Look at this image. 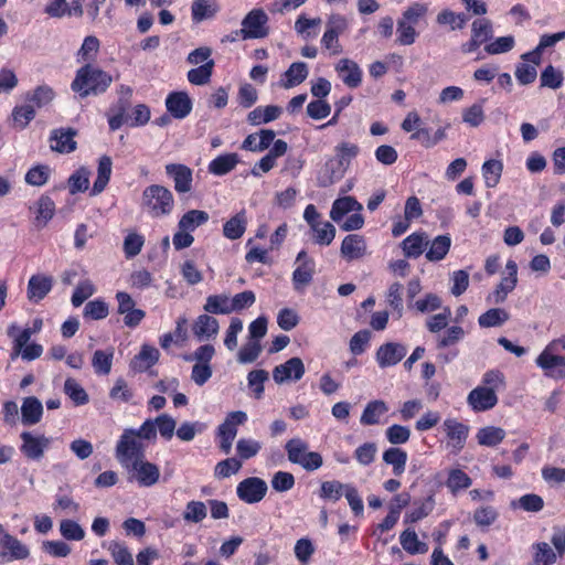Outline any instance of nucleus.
<instances>
[{
  "label": "nucleus",
  "instance_id": "f257e3e1",
  "mask_svg": "<svg viewBox=\"0 0 565 565\" xmlns=\"http://www.w3.org/2000/svg\"><path fill=\"white\" fill-rule=\"evenodd\" d=\"M156 440V431L150 419L138 428H126L116 445V459L122 466L146 457L149 441Z\"/></svg>",
  "mask_w": 565,
  "mask_h": 565
},
{
  "label": "nucleus",
  "instance_id": "f03ea898",
  "mask_svg": "<svg viewBox=\"0 0 565 565\" xmlns=\"http://www.w3.org/2000/svg\"><path fill=\"white\" fill-rule=\"evenodd\" d=\"M113 82L111 75L93 64H84L76 72L72 89L82 98L98 95L107 90Z\"/></svg>",
  "mask_w": 565,
  "mask_h": 565
},
{
  "label": "nucleus",
  "instance_id": "7ed1b4c3",
  "mask_svg": "<svg viewBox=\"0 0 565 565\" xmlns=\"http://www.w3.org/2000/svg\"><path fill=\"white\" fill-rule=\"evenodd\" d=\"M175 205L173 193L160 184H151L143 189L140 207L151 218L170 215Z\"/></svg>",
  "mask_w": 565,
  "mask_h": 565
},
{
  "label": "nucleus",
  "instance_id": "20e7f679",
  "mask_svg": "<svg viewBox=\"0 0 565 565\" xmlns=\"http://www.w3.org/2000/svg\"><path fill=\"white\" fill-rule=\"evenodd\" d=\"M285 448L289 461L301 466L307 471H315L323 465L322 456L316 451H308L307 443L299 438L287 441Z\"/></svg>",
  "mask_w": 565,
  "mask_h": 565
},
{
  "label": "nucleus",
  "instance_id": "39448f33",
  "mask_svg": "<svg viewBox=\"0 0 565 565\" xmlns=\"http://www.w3.org/2000/svg\"><path fill=\"white\" fill-rule=\"evenodd\" d=\"M122 468L127 472L128 480L137 482L140 487L150 488L160 479L159 467L146 460V457L122 466Z\"/></svg>",
  "mask_w": 565,
  "mask_h": 565
},
{
  "label": "nucleus",
  "instance_id": "423d86ee",
  "mask_svg": "<svg viewBox=\"0 0 565 565\" xmlns=\"http://www.w3.org/2000/svg\"><path fill=\"white\" fill-rule=\"evenodd\" d=\"M268 21L264 9H253L242 20V29L236 31V35L239 34L244 40L266 38L269 33Z\"/></svg>",
  "mask_w": 565,
  "mask_h": 565
},
{
  "label": "nucleus",
  "instance_id": "0eeeda50",
  "mask_svg": "<svg viewBox=\"0 0 565 565\" xmlns=\"http://www.w3.org/2000/svg\"><path fill=\"white\" fill-rule=\"evenodd\" d=\"M535 362L546 376L556 380L565 379V356L558 354L557 342H550Z\"/></svg>",
  "mask_w": 565,
  "mask_h": 565
},
{
  "label": "nucleus",
  "instance_id": "6e6552de",
  "mask_svg": "<svg viewBox=\"0 0 565 565\" xmlns=\"http://www.w3.org/2000/svg\"><path fill=\"white\" fill-rule=\"evenodd\" d=\"M22 440L20 450L30 460H40L45 450L50 447L52 438L44 435H34L30 431H23L20 435Z\"/></svg>",
  "mask_w": 565,
  "mask_h": 565
},
{
  "label": "nucleus",
  "instance_id": "1a4fd4ad",
  "mask_svg": "<svg viewBox=\"0 0 565 565\" xmlns=\"http://www.w3.org/2000/svg\"><path fill=\"white\" fill-rule=\"evenodd\" d=\"M267 483L257 477H249L236 487V494L245 503L254 504L264 499L267 493Z\"/></svg>",
  "mask_w": 565,
  "mask_h": 565
},
{
  "label": "nucleus",
  "instance_id": "9d476101",
  "mask_svg": "<svg viewBox=\"0 0 565 565\" xmlns=\"http://www.w3.org/2000/svg\"><path fill=\"white\" fill-rule=\"evenodd\" d=\"M118 302L117 312L124 316V323L128 328H136L146 317V312L136 308V302L128 292L118 291L116 294Z\"/></svg>",
  "mask_w": 565,
  "mask_h": 565
},
{
  "label": "nucleus",
  "instance_id": "9b49d317",
  "mask_svg": "<svg viewBox=\"0 0 565 565\" xmlns=\"http://www.w3.org/2000/svg\"><path fill=\"white\" fill-rule=\"evenodd\" d=\"M340 255L348 263L361 260L369 256L370 252L365 237L360 234L347 235L341 243Z\"/></svg>",
  "mask_w": 565,
  "mask_h": 565
},
{
  "label": "nucleus",
  "instance_id": "f8f14e48",
  "mask_svg": "<svg viewBox=\"0 0 565 565\" xmlns=\"http://www.w3.org/2000/svg\"><path fill=\"white\" fill-rule=\"evenodd\" d=\"M518 284V265L513 259H509L505 264L504 276L500 284L494 289L493 294L489 297L494 303H502L508 295L514 290Z\"/></svg>",
  "mask_w": 565,
  "mask_h": 565
},
{
  "label": "nucleus",
  "instance_id": "ddd939ff",
  "mask_svg": "<svg viewBox=\"0 0 565 565\" xmlns=\"http://www.w3.org/2000/svg\"><path fill=\"white\" fill-rule=\"evenodd\" d=\"M305 364L300 358H291L273 370V379L277 384L299 381L305 374Z\"/></svg>",
  "mask_w": 565,
  "mask_h": 565
},
{
  "label": "nucleus",
  "instance_id": "4468645a",
  "mask_svg": "<svg viewBox=\"0 0 565 565\" xmlns=\"http://www.w3.org/2000/svg\"><path fill=\"white\" fill-rule=\"evenodd\" d=\"M166 173L173 180L177 193H189L192 190L193 172L185 164L168 163L166 164Z\"/></svg>",
  "mask_w": 565,
  "mask_h": 565
},
{
  "label": "nucleus",
  "instance_id": "2eb2a0df",
  "mask_svg": "<svg viewBox=\"0 0 565 565\" xmlns=\"http://www.w3.org/2000/svg\"><path fill=\"white\" fill-rule=\"evenodd\" d=\"M407 353V348L397 342L382 344L375 354L376 362L381 369L396 365Z\"/></svg>",
  "mask_w": 565,
  "mask_h": 565
},
{
  "label": "nucleus",
  "instance_id": "dca6fc26",
  "mask_svg": "<svg viewBox=\"0 0 565 565\" xmlns=\"http://www.w3.org/2000/svg\"><path fill=\"white\" fill-rule=\"evenodd\" d=\"M444 430L449 439L448 446L455 451H460L466 444L469 427L456 418H447L443 424Z\"/></svg>",
  "mask_w": 565,
  "mask_h": 565
},
{
  "label": "nucleus",
  "instance_id": "f3484780",
  "mask_svg": "<svg viewBox=\"0 0 565 565\" xmlns=\"http://www.w3.org/2000/svg\"><path fill=\"white\" fill-rule=\"evenodd\" d=\"M166 107L175 119L185 118L192 110L193 104L185 92H172L166 98Z\"/></svg>",
  "mask_w": 565,
  "mask_h": 565
},
{
  "label": "nucleus",
  "instance_id": "a211bd4d",
  "mask_svg": "<svg viewBox=\"0 0 565 565\" xmlns=\"http://www.w3.org/2000/svg\"><path fill=\"white\" fill-rule=\"evenodd\" d=\"M467 403L476 412H486L498 404V396L492 390L477 386L468 394Z\"/></svg>",
  "mask_w": 565,
  "mask_h": 565
},
{
  "label": "nucleus",
  "instance_id": "6ab92c4d",
  "mask_svg": "<svg viewBox=\"0 0 565 565\" xmlns=\"http://www.w3.org/2000/svg\"><path fill=\"white\" fill-rule=\"evenodd\" d=\"M218 321L210 315H200L192 324V333L199 341L214 339L218 333Z\"/></svg>",
  "mask_w": 565,
  "mask_h": 565
},
{
  "label": "nucleus",
  "instance_id": "aec40b11",
  "mask_svg": "<svg viewBox=\"0 0 565 565\" xmlns=\"http://www.w3.org/2000/svg\"><path fill=\"white\" fill-rule=\"evenodd\" d=\"M76 131L72 128L54 129L50 137V147L53 151L60 153H70L76 149V141L74 137Z\"/></svg>",
  "mask_w": 565,
  "mask_h": 565
},
{
  "label": "nucleus",
  "instance_id": "412c9836",
  "mask_svg": "<svg viewBox=\"0 0 565 565\" xmlns=\"http://www.w3.org/2000/svg\"><path fill=\"white\" fill-rule=\"evenodd\" d=\"M335 71L348 87L356 88L361 85L363 72L354 61L340 60L335 65Z\"/></svg>",
  "mask_w": 565,
  "mask_h": 565
},
{
  "label": "nucleus",
  "instance_id": "4be33fe9",
  "mask_svg": "<svg viewBox=\"0 0 565 565\" xmlns=\"http://www.w3.org/2000/svg\"><path fill=\"white\" fill-rule=\"evenodd\" d=\"M53 278L46 275H33L28 282V299L32 302L41 301L52 289Z\"/></svg>",
  "mask_w": 565,
  "mask_h": 565
},
{
  "label": "nucleus",
  "instance_id": "5701e85b",
  "mask_svg": "<svg viewBox=\"0 0 565 565\" xmlns=\"http://www.w3.org/2000/svg\"><path fill=\"white\" fill-rule=\"evenodd\" d=\"M429 244L428 235L425 232H414L403 239L401 247L407 258H417Z\"/></svg>",
  "mask_w": 565,
  "mask_h": 565
},
{
  "label": "nucleus",
  "instance_id": "b1692460",
  "mask_svg": "<svg viewBox=\"0 0 565 565\" xmlns=\"http://www.w3.org/2000/svg\"><path fill=\"white\" fill-rule=\"evenodd\" d=\"M43 416V405L35 396L23 398L21 405V420L25 426H33L41 422Z\"/></svg>",
  "mask_w": 565,
  "mask_h": 565
},
{
  "label": "nucleus",
  "instance_id": "393cba45",
  "mask_svg": "<svg viewBox=\"0 0 565 565\" xmlns=\"http://www.w3.org/2000/svg\"><path fill=\"white\" fill-rule=\"evenodd\" d=\"M347 171L348 170L344 169L334 157H331L326 161L318 175V184L323 188L329 186L340 181Z\"/></svg>",
  "mask_w": 565,
  "mask_h": 565
},
{
  "label": "nucleus",
  "instance_id": "a878e982",
  "mask_svg": "<svg viewBox=\"0 0 565 565\" xmlns=\"http://www.w3.org/2000/svg\"><path fill=\"white\" fill-rule=\"evenodd\" d=\"M220 11L216 0H193L191 4V19L193 23H201L213 19Z\"/></svg>",
  "mask_w": 565,
  "mask_h": 565
},
{
  "label": "nucleus",
  "instance_id": "bb28decb",
  "mask_svg": "<svg viewBox=\"0 0 565 565\" xmlns=\"http://www.w3.org/2000/svg\"><path fill=\"white\" fill-rule=\"evenodd\" d=\"M160 356L157 348L143 344L140 352L131 360L130 367L136 372H145L153 366Z\"/></svg>",
  "mask_w": 565,
  "mask_h": 565
},
{
  "label": "nucleus",
  "instance_id": "cd10ccee",
  "mask_svg": "<svg viewBox=\"0 0 565 565\" xmlns=\"http://www.w3.org/2000/svg\"><path fill=\"white\" fill-rule=\"evenodd\" d=\"M238 162L239 157L237 153H223L209 163L207 171L213 175L222 177L233 171Z\"/></svg>",
  "mask_w": 565,
  "mask_h": 565
},
{
  "label": "nucleus",
  "instance_id": "c85d7f7f",
  "mask_svg": "<svg viewBox=\"0 0 565 565\" xmlns=\"http://www.w3.org/2000/svg\"><path fill=\"white\" fill-rule=\"evenodd\" d=\"M35 218L34 224L38 228H43L52 220L55 214V203L46 195L40 196L35 203L34 210Z\"/></svg>",
  "mask_w": 565,
  "mask_h": 565
},
{
  "label": "nucleus",
  "instance_id": "c756f323",
  "mask_svg": "<svg viewBox=\"0 0 565 565\" xmlns=\"http://www.w3.org/2000/svg\"><path fill=\"white\" fill-rule=\"evenodd\" d=\"M247 227V215L246 211L242 210L226 221L223 225V235L228 239L241 238Z\"/></svg>",
  "mask_w": 565,
  "mask_h": 565
},
{
  "label": "nucleus",
  "instance_id": "7c9ffc66",
  "mask_svg": "<svg viewBox=\"0 0 565 565\" xmlns=\"http://www.w3.org/2000/svg\"><path fill=\"white\" fill-rule=\"evenodd\" d=\"M247 420V414L242 411L231 412L225 420L217 428L218 437L235 438L237 435V426L243 425Z\"/></svg>",
  "mask_w": 565,
  "mask_h": 565
},
{
  "label": "nucleus",
  "instance_id": "2f4dec72",
  "mask_svg": "<svg viewBox=\"0 0 565 565\" xmlns=\"http://www.w3.org/2000/svg\"><path fill=\"white\" fill-rule=\"evenodd\" d=\"M281 113H282L281 108L276 105H268L266 107H256L248 114L247 119L252 125L258 126V125L267 124V122L278 119L280 117Z\"/></svg>",
  "mask_w": 565,
  "mask_h": 565
},
{
  "label": "nucleus",
  "instance_id": "473e14b6",
  "mask_svg": "<svg viewBox=\"0 0 565 565\" xmlns=\"http://www.w3.org/2000/svg\"><path fill=\"white\" fill-rule=\"evenodd\" d=\"M308 76V67L303 62L292 63L288 70L284 73V79L281 86L286 89L292 88L301 84Z\"/></svg>",
  "mask_w": 565,
  "mask_h": 565
},
{
  "label": "nucleus",
  "instance_id": "72a5a7b5",
  "mask_svg": "<svg viewBox=\"0 0 565 565\" xmlns=\"http://www.w3.org/2000/svg\"><path fill=\"white\" fill-rule=\"evenodd\" d=\"M210 215L202 210H190L185 212L178 222V228L194 232L199 226L207 223Z\"/></svg>",
  "mask_w": 565,
  "mask_h": 565
},
{
  "label": "nucleus",
  "instance_id": "f704fd0d",
  "mask_svg": "<svg viewBox=\"0 0 565 565\" xmlns=\"http://www.w3.org/2000/svg\"><path fill=\"white\" fill-rule=\"evenodd\" d=\"M362 205L352 196L337 199L331 206L330 217L334 222H340L342 217L353 211H361Z\"/></svg>",
  "mask_w": 565,
  "mask_h": 565
},
{
  "label": "nucleus",
  "instance_id": "c9c22d12",
  "mask_svg": "<svg viewBox=\"0 0 565 565\" xmlns=\"http://www.w3.org/2000/svg\"><path fill=\"white\" fill-rule=\"evenodd\" d=\"M428 246L426 258L429 262H439L448 254L451 246V238L449 235H438Z\"/></svg>",
  "mask_w": 565,
  "mask_h": 565
},
{
  "label": "nucleus",
  "instance_id": "e433bc0d",
  "mask_svg": "<svg viewBox=\"0 0 565 565\" xmlns=\"http://www.w3.org/2000/svg\"><path fill=\"white\" fill-rule=\"evenodd\" d=\"M99 49L100 42L95 35L86 36L76 53V61L78 63L92 64L96 60Z\"/></svg>",
  "mask_w": 565,
  "mask_h": 565
},
{
  "label": "nucleus",
  "instance_id": "4c0bfd02",
  "mask_svg": "<svg viewBox=\"0 0 565 565\" xmlns=\"http://www.w3.org/2000/svg\"><path fill=\"white\" fill-rule=\"evenodd\" d=\"M113 169V161L110 157L103 156L99 159L98 168H97V178L94 182L92 194L96 195L102 193L107 186Z\"/></svg>",
  "mask_w": 565,
  "mask_h": 565
},
{
  "label": "nucleus",
  "instance_id": "58836bf2",
  "mask_svg": "<svg viewBox=\"0 0 565 565\" xmlns=\"http://www.w3.org/2000/svg\"><path fill=\"white\" fill-rule=\"evenodd\" d=\"M315 273V262L303 260L292 273V284L297 291H302L308 286Z\"/></svg>",
  "mask_w": 565,
  "mask_h": 565
},
{
  "label": "nucleus",
  "instance_id": "ea45409f",
  "mask_svg": "<svg viewBox=\"0 0 565 565\" xmlns=\"http://www.w3.org/2000/svg\"><path fill=\"white\" fill-rule=\"evenodd\" d=\"M360 153V148L356 143L342 141L334 147V158L339 163L349 170L352 160Z\"/></svg>",
  "mask_w": 565,
  "mask_h": 565
},
{
  "label": "nucleus",
  "instance_id": "a19ab883",
  "mask_svg": "<svg viewBox=\"0 0 565 565\" xmlns=\"http://www.w3.org/2000/svg\"><path fill=\"white\" fill-rule=\"evenodd\" d=\"M203 309L206 313H210V315H230V313H232L231 312V303H230V295L220 294V295L209 296L203 306Z\"/></svg>",
  "mask_w": 565,
  "mask_h": 565
},
{
  "label": "nucleus",
  "instance_id": "79ce46f5",
  "mask_svg": "<svg viewBox=\"0 0 565 565\" xmlns=\"http://www.w3.org/2000/svg\"><path fill=\"white\" fill-rule=\"evenodd\" d=\"M310 230L313 234V242L321 246H329L335 237V227L327 221L312 224Z\"/></svg>",
  "mask_w": 565,
  "mask_h": 565
},
{
  "label": "nucleus",
  "instance_id": "37998d69",
  "mask_svg": "<svg viewBox=\"0 0 565 565\" xmlns=\"http://www.w3.org/2000/svg\"><path fill=\"white\" fill-rule=\"evenodd\" d=\"M114 349L96 350L92 358V366L96 374L108 375L111 371Z\"/></svg>",
  "mask_w": 565,
  "mask_h": 565
},
{
  "label": "nucleus",
  "instance_id": "c03bdc74",
  "mask_svg": "<svg viewBox=\"0 0 565 565\" xmlns=\"http://www.w3.org/2000/svg\"><path fill=\"white\" fill-rule=\"evenodd\" d=\"M0 544L14 559H25L30 555L29 548L9 533L2 535Z\"/></svg>",
  "mask_w": 565,
  "mask_h": 565
},
{
  "label": "nucleus",
  "instance_id": "a18cd8bd",
  "mask_svg": "<svg viewBox=\"0 0 565 565\" xmlns=\"http://www.w3.org/2000/svg\"><path fill=\"white\" fill-rule=\"evenodd\" d=\"M435 508L434 495H428L420 502H415L413 508L406 513L405 522L415 523L428 516Z\"/></svg>",
  "mask_w": 565,
  "mask_h": 565
},
{
  "label": "nucleus",
  "instance_id": "49530a36",
  "mask_svg": "<svg viewBox=\"0 0 565 565\" xmlns=\"http://www.w3.org/2000/svg\"><path fill=\"white\" fill-rule=\"evenodd\" d=\"M383 460L392 466L395 476H401L405 471L407 454L401 448H388L383 454Z\"/></svg>",
  "mask_w": 565,
  "mask_h": 565
},
{
  "label": "nucleus",
  "instance_id": "de8ad7c7",
  "mask_svg": "<svg viewBox=\"0 0 565 565\" xmlns=\"http://www.w3.org/2000/svg\"><path fill=\"white\" fill-rule=\"evenodd\" d=\"M472 483L471 478L461 469H451L448 472L446 487L456 495L459 491L468 489Z\"/></svg>",
  "mask_w": 565,
  "mask_h": 565
},
{
  "label": "nucleus",
  "instance_id": "09e8293b",
  "mask_svg": "<svg viewBox=\"0 0 565 565\" xmlns=\"http://www.w3.org/2000/svg\"><path fill=\"white\" fill-rule=\"evenodd\" d=\"M399 542L402 547L409 554H424L428 551L426 543L418 540V536L414 530H405L401 536Z\"/></svg>",
  "mask_w": 565,
  "mask_h": 565
},
{
  "label": "nucleus",
  "instance_id": "8fccbe9b",
  "mask_svg": "<svg viewBox=\"0 0 565 565\" xmlns=\"http://www.w3.org/2000/svg\"><path fill=\"white\" fill-rule=\"evenodd\" d=\"M387 412V406L383 401H372L366 404L360 422L362 425H376L380 417Z\"/></svg>",
  "mask_w": 565,
  "mask_h": 565
},
{
  "label": "nucleus",
  "instance_id": "3c124183",
  "mask_svg": "<svg viewBox=\"0 0 565 565\" xmlns=\"http://www.w3.org/2000/svg\"><path fill=\"white\" fill-rule=\"evenodd\" d=\"M505 437L504 429L495 426H487L480 428L477 433L478 443L481 446L494 447L499 445Z\"/></svg>",
  "mask_w": 565,
  "mask_h": 565
},
{
  "label": "nucleus",
  "instance_id": "603ef678",
  "mask_svg": "<svg viewBox=\"0 0 565 565\" xmlns=\"http://www.w3.org/2000/svg\"><path fill=\"white\" fill-rule=\"evenodd\" d=\"M510 316L504 309L492 308L479 317L478 323L481 328L500 327L507 322Z\"/></svg>",
  "mask_w": 565,
  "mask_h": 565
},
{
  "label": "nucleus",
  "instance_id": "864d4df0",
  "mask_svg": "<svg viewBox=\"0 0 565 565\" xmlns=\"http://www.w3.org/2000/svg\"><path fill=\"white\" fill-rule=\"evenodd\" d=\"M64 393L73 401L77 406L85 405L88 403V394L83 386L73 377H68L64 383Z\"/></svg>",
  "mask_w": 565,
  "mask_h": 565
},
{
  "label": "nucleus",
  "instance_id": "5fc2aeb1",
  "mask_svg": "<svg viewBox=\"0 0 565 565\" xmlns=\"http://www.w3.org/2000/svg\"><path fill=\"white\" fill-rule=\"evenodd\" d=\"M533 559L537 565H553L557 561L555 552L546 542L533 544Z\"/></svg>",
  "mask_w": 565,
  "mask_h": 565
},
{
  "label": "nucleus",
  "instance_id": "6e6d98bb",
  "mask_svg": "<svg viewBox=\"0 0 565 565\" xmlns=\"http://www.w3.org/2000/svg\"><path fill=\"white\" fill-rule=\"evenodd\" d=\"M214 68V61L209 60L205 64L196 68H191L188 74V81L193 85H205L210 82Z\"/></svg>",
  "mask_w": 565,
  "mask_h": 565
},
{
  "label": "nucleus",
  "instance_id": "4d7b16f0",
  "mask_svg": "<svg viewBox=\"0 0 565 565\" xmlns=\"http://www.w3.org/2000/svg\"><path fill=\"white\" fill-rule=\"evenodd\" d=\"M153 425L154 431H159L160 436L166 440H170L175 430L177 422L168 414H161L154 419H150Z\"/></svg>",
  "mask_w": 565,
  "mask_h": 565
},
{
  "label": "nucleus",
  "instance_id": "13d9d810",
  "mask_svg": "<svg viewBox=\"0 0 565 565\" xmlns=\"http://www.w3.org/2000/svg\"><path fill=\"white\" fill-rule=\"evenodd\" d=\"M207 515V509L204 502L202 501H189L183 511V520L190 523H200Z\"/></svg>",
  "mask_w": 565,
  "mask_h": 565
},
{
  "label": "nucleus",
  "instance_id": "bf43d9fd",
  "mask_svg": "<svg viewBox=\"0 0 565 565\" xmlns=\"http://www.w3.org/2000/svg\"><path fill=\"white\" fill-rule=\"evenodd\" d=\"M396 42L399 45H412L415 43L418 33L415 25L399 18L397 20Z\"/></svg>",
  "mask_w": 565,
  "mask_h": 565
},
{
  "label": "nucleus",
  "instance_id": "052dcab7",
  "mask_svg": "<svg viewBox=\"0 0 565 565\" xmlns=\"http://www.w3.org/2000/svg\"><path fill=\"white\" fill-rule=\"evenodd\" d=\"M403 285L399 282H393L390 285L386 291V301L388 306L395 311L397 319L402 318L404 307H403Z\"/></svg>",
  "mask_w": 565,
  "mask_h": 565
},
{
  "label": "nucleus",
  "instance_id": "680f3d73",
  "mask_svg": "<svg viewBox=\"0 0 565 565\" xmlns=\"http://www.w3.org/2000/svg\"><path fill=\"white\" fill-rule=\"evenodd\" d=\"M321 24L320 18L308 19L303 14L299 15L295 22V30L303 39H311L317 36L316 29Z\"/></svg>",
  "mask_w": 565,
  "mask_h": 565
},
{
  "label": "nucleus",
  "instance_id": "e2e57ef3",
  "mask_svg": "<svg viewBox=\"0 0 565 565\" xmlns=\"http://www.w3.org/2000/svg\"><path fill=\"white\" fill-rule=\"evenodd\" d=\"M349 483L340 481H324L321 483L319 495L323 500L338 501L345 492Z\"/></svg>",
  "mask_w": 565,
  "mask_h": 565
},
{
  "label": "nucleus",
  "instance_id": "0e129e2a",
  "mask_svg": "<svg viewBox=\"0 0 565 565\" xmlns=\"http://www.w3.org/2000/svg\"><path fill=\"white\" fill-rule=\"evenodd\" d=\"M108 551L117 565H134L132 554L124 543L113 541Z\"/></svg>",
  "mask_w": 565,
  "mask_h": 565
},
{
  "label": "nucleus",
  "instance_id": "69168bd1",
  "mask_svg": "<svg viewBox=\"0 0 565 565\" xmlns=\"http://www.w3.org/2000/svg\"><path fill=\"white\" fill-rule=\"evenodd\" d=\"M262 353V344L255 339H248L237 354V361L242 364L253 363Z\"/></svg>",
  "mask_w": 565,
  "mask_h": 565
},
{
  "label": "nucleus",
  "instance_id": "338daca9",
  "mask_svg": "<svg viewBox=\"0 0 565 565\" xmlns=\"http://www.w3.org/2000/svg\"><path fill=\"white\" fill-rule=\"evenodd\" d=\"M60 533L67 541H82L85 537V530L76 521L70 519L61 521Z\"/></svg>",
  "mask_w": 565,
  "mask_h": 565
},
{
  "label": "nucleus",
  "instance_id": "774afa93",
  "mask_svg": "<svg viewBox=\"0 0 565 565\" xmlns=\"http://www.w3.org/2000/svg\"><path fill=\"white\" fill-rule=\"evenodd\" d=\"M492 23L488 19H477L471 24V35L483 44L492 38Z\"/></svg>",
  "mask_w": 565,
  "mask_h": 565
}]
</instances>
